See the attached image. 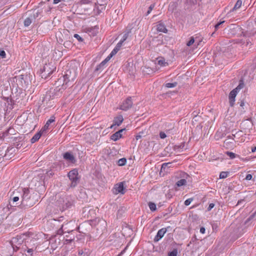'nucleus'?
<instances>
[{"mask_svg":"<svg viewBox=\"0 0 256 256\" xmlns=\"http://www.w3.org/2000/svg\"><path fill=\"white\" fill-rule=\"evenodd\" d=\"M228 176V172H222L220 173V178H224Z\"/></svg>","mask_w":256,"mask_h":256,"instance_id":"obj_36","label":"nucleus"},{"mask_svg":"<svg viewBox=\"0 0 256 256\" xmlns=\"http://www.w3.org/2000/svg\"><path fill=\"white\" fill-rule=\"evenodd\" d=\"M19 199H20L19 196H14V197H12V200L13 204H14V202H18L19 200Z\"/></svg>","mask_w":256,"mask_h":256,"instance_id":"obj_45","label":"nucleus"},{"mask_svg":"<svg viewBox=\"0 0 256 256\" xmlns=\"http://www.w3.org/2000/svg\"><path fill=\"white\" fill-rule=\"evenodd\" d=\"M72 203L69 201H66V202H64V204H62L63 208H68L70 207L72 205Z\"/></svg>","mask_w":256,"mask_h":256,"instance_id":"obj_34","label":"nucleus"},{"mask_svg":"<svg viewBox=\"0 0 256 256\" xmlns=\"http://www.w3.org/2000/svg\"><path fill=\"white\" fill-rule=\"evenodd\" d=\"M125 128H122L118 131L116 132L114 134H112L110 136V139L113 140L114 141H116L119 140L120 138L122 137V132L125 130Z\"/></svg>","mask_w":256,"mask_h":256,"instance_id":"obj_14","label":"nucleus"},{"mask_svg":"<svg viewBox=\"0 0 256 256\" xmlns=\"http://www.w3.org/2000/svg\"><path fill=\"white\" fill-rule=\"evenodd\" d=\"M114 189L116 194L120 193L121 194H124L125 193L123 182L116 184Z\"/></svg>","mask_w":256,"mask_h":256,"instance_id":"obj_13","label":"nucleus"},{"mask_svg":"<svg viewBox=\"0 0 256 256\" xmlns=\"http://www.w3.org/2000/svg\"><path fill=\"white\" fill-rule=\"evenodd\" d=\"M46 174L48 177H50L54 174V172L52 170H50L47 172Z\"/></svg>","mask_w":256,"mask_h":256,"instance_id":"obj_48","label":"nucleus"},{"mask_svg":"<svg viewBox=\"0 0 256 256\" xmlns=\"http://www.w3.org/2000/svg\"><path fill=\"white\" fill-rule=\"evenodd\" d=\"M19 80L22 83V86L23 85V82L22 81H24V84H26V81L24 80V75H20V76H19Z\"/></svg>","mask_w":256,"mask_h":256,"instance_id":"obj_40","label":"nucleus"},{"mask_svg":"<svg viewBox=\"0 0 256 256\" xmlns=\"http://www.w3.org/2000/svg\"><path fill=\"white\" fill-rule=\"evenodd\" d=\"M110 60L108 59L107 58H106L104 60V61L106 62H108Z\"/></svg>","mask_w":256,"mask_h":256,"instance_id":"obj_59","label":"nucleus"},{"mask_svg":"<svg viewBox=\"0 0 256 256\" xmlns=\"http://www.w3.org/2000/svg\"><path fill=\"white\" fill-rule=\"evenodd\" d=\"M82 254V252H80H80H78V254Z\"/></svg>","mask_w":256,"mask_h":256,"instance_id":"obj_60","label":"nucleus"},{"mask_svg":"<svg viewBox=\"0 0 256 256\" xmlns=\"http://www.w3.org/2000/svg\"><path fill=\"white\" fill-rule=\"evenodd\" d=\"M148 206H149L150 209L152 212L155 211L156 209V204L154 202H149L148 203Z\"/></svg>","mask_w":256,"mask_h":256,"instance_id":"obj_26","label":"nucleus"},{"mask_svg":"<svg viewBox=\"0 0 256 256\" xmlns=\"http://www.w3.org/2000/svg\"><path fill=\"white\" fill-rule=\"evenodd\" d=\"M64 158L70 163L74 164L76 160L74 156L70 152H66L64 154Z\"/></svg>","mask_w":256,"mask_h":256,"instance_id":"obj_9","label":"nucleus"},{"mask_svg":"<svg viewBox=\"0 0 256 256\" xmlns=\"http://www.w3.org/2000/svg\"><path fill=\"white\" fill-rule=\"evenodd\" d=\"M240 104V107L238 108V111L240 114H244L246 112L248 106V104H246L244 100H241L238 102Z\"/></svg>","mask_w":256,"mask_h":256,"instance_id":"obj_12","label":"nucleus"},{"mask_svg":"<svg viewBox=\"0 0 256 256\" xmlns=\"http://www.w3.org/2000/svg\"><path fill=\"white\" fill-rule=\"evenodd\" d=\"M48 96L50 97V94H46V97L44 99V101H45V100L46 101L47 100H49L50 98H48Z\"/></svg>","mask_w":256,"mask_h":256,"instance_id":"obj_52","label":"nucleus"},{"mask_svg":"<svg viewBox=\"0 0 256 256\" xmlns=\"http://www.w3.org/2000/svg\"><path fill=\"white\" fill-rule=\"evenodd\" d=\"M226 155H228L230 158L231 159H234V158H236V154L234 153V152H226Z\"/></svg>","mask_w":256,"mask_h":256,"instance_id":"obj_31","label":"nucleus"},{"mask_svg":"<svg viewBox=\"0 0 256 256\" xmlns=\"http://www.w3.org/2000/svg\"><path fill=\"white\" fill-rule=\"evenodd\" d=\"M0 56L2 58H6V54L4 50H0Z\"/></svg>","mask_w":256,"mask_h":256,"instance_id":"obj_47","label":"nucleus"},{"mask_svg":"<svg viewBox=\"0 0 256 256\" xmlns=\"http://www.w3.org/2000/svg\"><path fill=\"white\" fill-rule=\"evenodd\" d=\"M182 178L178 180L176 184V185L178 187H181L182 186H185L187 183L186 180L184 178V174H182Z\"/></svg>","mask_w":256,"mask_h":256,"instance_id":"obj_17","label":"nucleus"},{"mask_svg":"<svg viewBox=\"0 0 256 256\" xmlns=\"http://www.w3.org/2000/svg\"><path fill=\"white\" fill-rule=\"evenodd\" d=\"M252 178V176L250 174H248L246 177V180H251Z\"/></svg>","mask_w":256,"mask_h":256,"instance_id":"obj_50","label":"nucleus"},{"mask_svg":"<svg viewBox=\"0 0 256 256\" xmlns=\"http://www.w3.org/2000/svg\"><path fill=\"white\" fill-rule=\"evenodd\" d=\"M74 36L80 42H82L84 40L83 38L78 34H74Z\"/></svg>","mask_w":256,"mask_h":256,"instance_id":"obj_39","label":"nucleus"},{"mask_svg":"<svg viewBox=\"0 0 256 256\" xmlns=\"http://www.w3.org/2000/svg\"><path fill=\"white\" fill-rule=\"evenodd\" d=\"M34 252V250L32 248H27V249L24 250V253L26 256H32Z\"/></svg>","mask_w":256,"mask_h":256,"instance_id":"obj_22","label":"nucleus"},{"mask_svg":"<svg viewBox=\"0 0 256 256\" xmlns=\"http://www.w3.org/2000/svg\"><path fill=\"white\" fill-rule=\"evenodd\" d=\"M205 228L204 227H201L200 228V232L204 234L205 233Z\"/></svg>","mask_w":256,"mask_h":256,"instance_id":"obj_51","label":"nucleus"},{"mask_svg":"<svg viewBox=\"0 0 256 256\" xmlns=\"http://www.w3.org/2000/svg\"><path fill=\"white\" fill-rule=\"evenodd\" d=\"M62 0H54V4H56L58 3L59 2H60Z\"/></svg>","mask_w":256,"mask_h":256,"instance_id":"obj_57","label":"nucleus"},{"mask_svg":"<svg viewBox=\"0 0 256 256\" xmlns=\"http://www.w3.org/2000/svg\"><path fill=\"white\" fill-rule=\"evenodd\" d=\"M124 121V118L122 116H118L114 118V120L113 124L110 126V128H112L114 126H119Z\"/></svg>","mask_w":256,"mask_h":256,"instance_id":"obj_11","label":"nucleus"},{"mask_svg":"<svg viewBox=\"0 0 256 256\" xmlns=\"http://www.w3.org/2000/svg\"><path fill=\"white\" fill-rule=\"evenodd\" d=\"M160 136L162 139H164L166 137V135L164 132H160Z\"/></svg>","mask_w":256,"mask_h":256,"instance_id":"obj_44","label":"nucleus"},{"mask_svg":"<svg viewBox=\"0 0 256 256\" xmlns=\"http://www.w3.org/2000/svg\"><path fill=\"white\" fill-rule=\"evenodd\" d=\"M24 240L23 236H17L16 237L12 238L10 242L14 250L15 248L16 250L19 248V246L22 244Z\"/></svg>","mask_w":256,"mask_h":256,"instance_id":"obj_5","label":"nucleus"},{"mask_svg":"<svg viewBox=\"0 0 256 256\" xmlns=\"http://www.w3.org/2000/svg\"><path fill=\"white\" fill-rule=\"evenodd\" d=\"M244 86V84L242 80H240L239 84L237 86V87L234 90H236V92H238Z\"/></svg>","mask_w":256,"mask_h":256,"instance_id":"obj_28","label":"nucleus"},{"mask_svg":"<svg viewBox=\"0 0 256 256\" xmlns=\"http://www.w3.org/2000/svg\"><path fill=\"white\" fill-rule=\"evenodd\" d=\"M158 64L162 66H165L168 65V63L165 61V60L162 58L158 60Z\"/></svg>","mask_w":256,"mask_h":256,"instance_id":"obj_23","label":"nucleus"},{"mask_svg":"<svg viewBox=\"0 0 256 256\" xmlns=\"http://www.w3.org/2000/svg\"><path fill=\"white\" fill-rule=\"evenodd\" d=\"M22 195H20L22 198L21 204L24 206H32L34 204V202L30 199L29 190L24 188L22 190Z\"/></svg>","mask_w":256,"mask_h":256,"instance_id":"obj_3","label":"nucleus"},{"mask_svg":"<svg viewBox=\"0 0 256 256\" xmlns=\"http://www.w3.org/2000/svg\"><path fill=\"white\" fill-rule=\"evenodd\" d=\"M126 158H122L118 160V164L120 166H123L126 164Z\"/></svg>","mask_w":256,"mask_h":256,"instance_id":"obj_25","label":"nucleus"},{"mask_svg":"<svg viewBox=\"0 0 256 256\" xmlns=\"http://www.w3.org/2000/svg\"><path fill=\"white\" fill-rule=\"evenodd\" d=\"M171 166H172V163H170V162L164 163L162 165L161 170H164V171L168 168L171 167Z\"/></svg>","mask_w":256,"mask_h":256,"instance_id":"obj_24","label":"nucleus"},{"mask_svg":"<svg viewBox=\"0 0 256 256\" xmlns=\"http://www.w3.org/2000/svg\"><path fill=\"white\" fill-rule=\"evenodd\" d=\"M107 62H106L104 61V60L102 62H100V64L96 67V70H100L101 68H103L104 67V66L106 65V64Z\"/></svg>","mask_w":256,"mask_h":256,"instance_id":"obj_29","label":"nucleus"},{"mask_svg":"<svg viewBox=\"0 0 256 256\" xmlns=\"http://www.w3.org/2000/svg\"><path fill=\"white\" fill-rule=\"evenodd\" d=\"M256 215V211L246 220V224L248 223L249 221H250V220L253 219Z\"/></svg>","mask_w":256,"mask_h":256,"instance_id":"obj_41","label":"nucleus"},{"mask_svg":"<svg viewBox=\"0 0 256 256\" xmlns=\"http://www.w3.org/2000/svg\"><path fill=\"white\" fill-rule=\"evenodd\" d=\"M148 70V72L150 71V70L149 68H146Z\"/></svg>","mask_w":256,"mask_h":256,"instance_id":"obj_62","label":"nucleus"},{"mask_svg":"<svg viewBox=\"0 0 256 256\" xmlns=\"http://www.w3.org/2000/svg\"><path fill=\"white\" fill-rule=\"evenodd\" d=\"M237 94H238V92H236V90H233L230 92V93L229 94V96H228L229 102H230V106L232 107L234 106V102H235V98H236Z\"/></svg>","mask_w":256,"mask_h":256,"instance_id":"obj_10","label":"nucleus"},{"mask_svg":"<svg viewBox=\"0 0 256 256\" xmlns=\"http://www.w3.org/2000/svg\"><path fill=\"white\" fill-rule=\"evenodd\" d=\"M140 136H136V140H138V138H140Z\"/></svg>","mask_w":256,"mask_h":256,"instance_id":"obj_61","label":"nucleus"},{"mask_svg":"<svg viewBox=\"0 0 256 256\" xmlns=\"http://www.w3.org/2000/svg\"><path fill=\"white\" fill-rule=\"evenodd\" d=\"M192 198H188L186 200H185L184 202V204L186 206H188L190 204V203L192 202Z\"/></svg>","mask_w":256,"mask_h":256,"instance_id":"obj_43","label":"nucleus"},{"mask_svg":"<svg viewBox=\"0 0 256 256\" xmlns=\"http://www.w3.org/2000/svg\"><path fill=\"white\" fill-rule=\"evenodd\" d=\"M244 202V200H239L237 203V205H238L242 203L243 202Z\"/></svg>","mask_w":256,"mask_h":256,"instance_id":"obj_56","label":"nucleus"},{"mask_svg":"<svg viewBox=\"0 0 256 256\" xmlns=\"http://www.w3.org/2000/svg\"><path fill=\"white\" fill-rule=\"evenodd\" d=\"M194 42V37H191L190 40L187 42L186 45L188 46H192Z\"/></svg>","mask_w":256,"mask_h":256,"instance_id":"obj_37","label":"nucleus"},{"mask_svg":"<svg viewBox=\"0 0 256 256\" xmlns=\"http://www.w3.org/2000/svg\"><path fill=\"white\" fill-rule=\"evenodd\" d=\"M176 85H177V82H173V83L168 82V83H166V86L168 88H172L175 87Z\"/></svg>","mask_w":256,"mask_h":256,"instance_id":"obj_30","label":"nucleus"},{"mask_svg":"<svg viewBox=\"0 0 256 256\" xmlns=\"http://www.w3.org/2000/svg\"><path fill=\"white\" fill-rule=\"evenodd\" d=\"M12 130V128H8L5 132H4V136H7L10 132V131Z\"/></svg>","mask_w":256,"mask_h":256,"instance_id":"obj_49","label":"nucleus"},{"mask_svg":"<svg viewBox=\"0 0 256 256\" xmlns=\"http://www.w3.org/2000/svg\"><path fill=\"white\" fill-rule=\"evenodd\" d=\"M224 22V21H222L218 22L217 24H216L214 26L215 30H218V28H220V26Z\"/></svg>","mask_w":256,"mask_h":256,"instance_id":"obj_42","label":"nucleus"},{"mask_svg":"<svg viewBox=\"0 0 256 256\" xmlns=\"http://www.w3.org/2000/svg\"><path fill=\"white\" fill-rule=\"evenodd\" d=\"M44 132H42L41 130L40 132L36 133L34 136L31 138L30 142L32 143H34L36 141H38L40 138L42 134Z\"/></svg>","mask_w":256,"mask_h":256,"instance_id":"obj_16","label":"nucleus"},{"mask_svg":"<svg viewBox=\"0 0 256 256\" xmlns=\"http://www.w3.org/2000/svg\"><path fill=\"white\" fill-rule=\"evenodd\" d=\"M97 3L98 4H100V6H104L105 4H106V3H100V0H98L97 1Z\"/></svg>","mask_w":256,"mask_h":256,"instance_id":"obj_55","label":"nucleus"},{"mask_svg":"<svg viewBox=\"0 0 256 256\" xmlns=\"http://www.w3.org/2000/svg\"><path fill=\"white\" fill-rule=\"evenodd\" d=\"M128 36V32L124 34V35L123 36L120 42H122V43H123L127 39Z\"/></svg>","mask_w":256,"mask_h":256,"instance_id":"obj_38","label":"nucleus"},{"mask_svg":"<svg viewBox=\"0 0 256 256\" xmlns=\"http://www.w3.org/2000/svg\"><path fill=\"white\" fill-rule=\"evenodd\" d=\"M56 66L52 62L46 64L40 70V74L42 78H46L56 70Z\"/></svg>","mask_w":256,"mask_h":256,"instance_id":"obj_1","label":"nucleus"},{"mask_svg":"<svg viewBox=\"0 0 256 256\" xmlns=\"http://www.w3.org/2000/svg\"><path fill=\"white\" fill-rule=\"evenodd\" d=\"M64 226H65L64 225H62V228H61L58 230V233L60 234H61V232L62 233H64V232H70V231L68 230H66V228Z\"/></svg>","mask_w":256,"mask_h":256,"instance_id":"obj_33","label":"nucleus"},{"mask_svg":"<svg viewBox=\"0 0 256 256\" xmlns=\"http://www.w3.org/2000/svg\"><path fill=\"white\" fill-rule=\"evenodd\" d=\"M214 206H215V205H214V204H213V203H211V204H209V206H208V208H207V210H208V212H209V211L211 210H212V208H214Z\"/></svg>","mask_w":256,"mask_h":256,"instance_id":"obj_46","label":"nucleus"},{"mask_svg":"<svg viewBox=\"0 0 256 256\" xmlns=\"http://www.w3.org/2000/svg\"><path fill=\"white\" fill-rule=\"evenodd\" d=\"M178 250L176 249H174L172 252L168 253V256H177Z\"/></svg>","mask_w":256,"mask_h":256,"instance_id":"obj_32","label":"nucleus"},{"mask_svg":"<svg viewBox=\"0 0 256 256\" xmlns=\"http://www.w3.org/2000/svg\"><path fill=\"white\" fill-rule=\"evenodd\" d=\"M155 6V4H152L148 8V10L146 12V16H148V15L150 12H152V10L154 9V8Z\"/></svg>","mask_w":256,"mask_h":256,"instance_id":"obj_35","label":"nucleus"},{"mask_svg":"<svg viewBox=\"0 0 256 256\" xmlns=\"http://www.w3.org/2000/svg\"><path fill=\"white\" fill-rule=\"evenodd\" d=\"M234 141L233 138L230 136H228L224 142V146L226 149L232 148L234 146Z\"/></svg>","mask_w":256,"mask_h":256,"instance_id":"obj_7","label":"nucleus"},{"mask_svg":"<svg viewBox=\"0 0 256 256\" xmlns=\"http://www.w3.org/2000/svg\"><path fill=\"white\" fill-rule=\"evenodd\" d=\"M214 32L212 33V36H214Z\"/></svg>","mask_w":256,"mask_h":256,"instance_id":"obj_64","label":"nucleus"},{"mask_svg":"<svg viewBox=\"0 0 256 256\" xmlns=\"http://www.w3.org/2000/svg\"><path fill=\"white\" fill-rule=\"evenodd\" d=\"M180 148H181V146H174V150H178Z\"/></svg>","mask_w":256,"mask_h":256,"instance_id":"obj_54","label":"nucleus"},{"mask_svg":"<svg viewBox=\"0 0 256 256\" xmlns=\"http://www.w3.org/2000/svg\"><path fill=\"white\" fill-rule=\"evenodd\" d=\"M157 30L158 32H163L164 33H166L168 31L164 24H158Z\"/></svg>","mask_w":256,"mask_h":256,"instance_id":"obj_18","label":"nucleus"},{"mask_svg":"<svg viewBox=\"0 0 256 256\" xmlns=\"http://www.w3.org/2000/svg\"><path fill=\"white\" fill-rule=\"evenodd\" d=\"M242 4V0H238L232 11H234L240 8Z\"/></svg>","mask_w":256,"mask_h":256,"instance_id":"obj_21","label":"nucleus"},{"mask_svg":"<svg viewBox=\"0 0 256 256\" xmlns=\"http://www.w3.org/2000/svg\"><path fill=\"white\" fill-rule=\"evenodd\" d=\"M166 232L167 229L164 228L159 230L157 232L156 235L155 236L154 238V242H158L164 236Z\"/></svg>","mask_w":256,"mask_h":256,"instance_id":"obj_8","label":"nucleus"},{"mask_svg":"<svg viewBox=\"0 0 256 256\" xmlns=\"http://www.w3.org/2000/svg\"><path fill=\"white\" fill-rule=\"evenodd\" d=\"M177 7V4L175 2H170L168 10V11L172 12L175 10H176Z\"/></svg>","mask_w":256,"mask_h":256,"instance_id":"obj_20","label":"nucleus"},{"mask_svg":"<svg viewBox=\"0 0 256 256\" xmlns=\"http://www.w3.org/2000/svg\"><path fill=\"white\" fill-rule=\"evenodd\" d=\"M78 171L76 169H74L69 172L68 176L70 181L68 184V188H74L80 182V178L78 176Z\"/></svg>","mask_w":256,"mask_h":256,"instance_id":"obj_2","label":"nucleus"},{"mask_svg":"<svg viewBox=\"0 0 256 256\" xmlns=\"http://www.w3.org/2000/svg\"><path fill=\"white\" fill-rule=\"evenodd\" d=\"M102 222H103V223H104V224H106V222L105 221H102Z\"/></svg>","mask_w":256,"mask_h":256,"instance_id":"obj_63","label":"nucleus"},{"mask_svg":"<svg viewBox=\"0 0 256 256\" xmlns=\"http://www.w3.org/2000/svg\"><path fill=\"white\" fill-rule=\"evenodd\" d=\"M32 22V20L30 18H27L24 20V25L25 26H29Z\"/></svg>","mask_w":256,"mask_h":256,"instance_id":"obj_27","label":"nucleus"},{"mask_svg":"<svg viewBox=\"0 0 256 256\" xmlns=\"http://www.w3.org/2000/svg\"><path fill=\"white\" fill-rule=\"evenodd\" d=\"M54 120H55V117L54 116H51V118H50V119H49L46 122V124H45V125L42 128L41 130L44 132H45L46 131V130L48 128V127H49V126L50 124L52 123V122H54Z\"/></svg>","mask_w":256,"mask_h":256,"instance_id":"obj_15","label":"nucleus"},{"mask_svg":"<svg viewBox=\"0 0 256 256\" xmlns=\"http://www.w3.org/2000/svg\"><path fill=\"white\" fill-rule=\"evenodd\" d=\"M122 44V42H119L117 44L116 46L114 48V49L112 51V54H116L118 52V51L120 50Z\"/></svg>","mask_w":256,"mask_h":256,"instance_id":"obj_19","label":"nucleus"},{"mask_svg":"<svg viewBox=\"0 0 256 256\" xmlns=\"http://www.w3.org/2000/svg\"><path fill=\"white\" fill-rule=\"evenodd\" d=\"M133 102L131 97L128 98L120 106V108L122 110L126 111L132 108Z\"/></svg>","mask_w":256,"mask_h":256,"instance_id":"obj_6","label":"nucleus"},{"mask_svg":"<svg viewBox=\"0 0 256 256\" xmlns=\"http://www.w3.org/2000/svg\"><path fill=\"white\" fill-rule=\"evenodd\" d=\"M76 78V74L75 72L73 74L72 76H71V72L70 70H67L64 75L62 76V78H60L58 80V82L60 83L63 82V84H62V88L63 90L66 88L68 86V83L70 82H74Z\"/></svg>","mask_w":256,"mask_h":256,"instance_id":"obj_4","label":"nucleus"},{"mask_svg":"<svg viewBox=\"0 0 256 256\" xmlns=\"http://www.w3.org/2000/svg\"><path fill=\"white\" fill-rule=\"evenodd\" d=\"M256 151V146L254 147V148H252V152H254Z\"/></svg>","mask_w":256,"mask_h":256,"instance_id":"obj_58","label":"nucleus"},{"mask_svg":"<svg viewBox=\"0 0 256 256\" xmlns=\"http://www.w3.org/2000/svg\"><path fill=\"white\" fill-rule=\"evenodd\" d=\"M114 54H112V52L106 57L108 60H110V59L114 56Z\"/></svg>","mask_w":256,"mask_h":256,"instance_id":"obj_53","label":"nucleus"}]
</instances>
